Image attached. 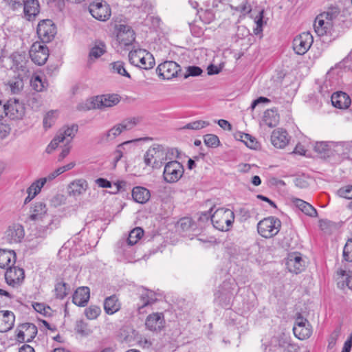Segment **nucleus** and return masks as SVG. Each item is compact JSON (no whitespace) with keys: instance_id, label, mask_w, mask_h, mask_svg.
<instances>
[{"instance_id":"50","label":"nucleus","mask_w":352,"mask_h":352,"mask_svg":"<svg viewBox=\"0 0 352 352\" xmlns=\"http://www.w3.org/2000/svg\"><path fill=\"white\" fill-rule=\"evenodd\" d=\"M23 77L19 76L17 78H15L9 82L10 90L12 93H18L22 89L23 87Z\"/></svg>"},{"instance_id":"25","label":"nucleus","mask_w":352,"mask_h":352,"mask_svg":"<svg viewBox=\"0 0 352 352\" xmlns=\"http://www.w3.org/2000/svg\"><path fill=\"white\" fill-rule=\"evenodd\" d=\"M107 52V46L101 41H95L90 47L88 62L92 63Z\"/></svg>"},{"instance_id":"6","label":"nucleus","mask_w":352,"mask_h":352,"mask_svg":"<svg viewBox=\"0 0 352 352\" xmlns=\"http://www.w3.org/2000/svg\"><path fill=\"white\" fill-rule=\"evenodd\" d=\"M234 220V212L226 208L217 209L211 217L214 227L221 231H228Z\"/></svg>"},{"instance_id":"12","label":"nucleus","mask_w":352,"mask_h":352,"mask_svg":"<svg viewBox=\"0 0 352 352\" xmlns=\"http://www.w3.org/2000/svg\"><path fill=\"white\" fill-rule=\"evenodd\" d=\"M312 43V35L309 32H303L294 39L293 49L296 54L302 55L309 50Z\"/></svg>"},{"instance_id":"32","label":"nucleus","mask_w":352,"mask_h":352,"mask_svg":"<svg viewBox=\"0 0 352 352\" xmlns=\"http://www.w3.org/2000/svg\"><path fill=\"white\" fill-rule=\"evenodd\" d=\"M16 261V254L12 250H0V267L9 268L12 266Z\"/></svg>"},{"instance_id":"27","label":"nucleus","mask_w":352,"mask_h":352,"mask_svg":"<svg viewBox=\"0 0 352 352\" xmlns=\"http://www.w3.org/2000/svg\"><path fill=\"white\" fill-rule=\"evenodd\" d=\"M14 315L10 311H0V332H7L10 330L14 323Z\"/></svg>"},{"instance_id":"4","label":"nucleus","mask_w":352,"mask_h":352,"mask_svg":"<svg viewBox=\"0 0 352 352\" xmlns=\"http://www.w3.org/2000/svg\"><path fill=\"white\" fill-rule=\"evenodd\" d=\"M120 102V98L116 94H104L97 96L87 100L85 106L79 105V110L87 111L89 109H100L104 111L113 107Z\"/></svg>"},{"instance_id":"51","label":"nucleus","mask_w":352,"mask_h":352,"mask_svg":"<svg viewBox=\"0 0 352 352\" xmlns=\"http://www.w3.org/2000/svg\"><path fill=\"white\" fill-rule=\"evenodd\" d=\"M31 86L36 91H42L46 87L45 82H43L41 78L38 76L34 77L31 80Z\"/></svg>"},{"instance_id":"20","label":"nucleus","mask_w":352,"mask_h":352,"mask_svg":"<svg viewBox=\"0 0 352 352\" xmlns=\"http://www.w3.org/2000/svg\"><path fill=\"white\" fill-rule=\"evenodd\" d=\"M286 265L289 272L299 274L304 270L305 262L299 254L294 253L289 255Z\"/></svg>"},{"instance_id":"28","label":"nucleus","mask_w":352,"mask_h":352,"mask_svg":"<svg viewBox=\"0 0 352 352\" xmlns=\"http://www.w3.org/2000/svg\"><path fill=\"white\" fill-rule=\"evenodd\" d=\"M13 61L14 67L19 73L18 76L21 77L28 76L30 71L28 66V62L25 56L21 54L14 55Z\"/></svg>"},{"instance_id":"34","label":"nucleus","mask_w":352,"mask_h":352,"mask_svg":"<svg viewBox=\"0 0 352 352\" xmlns=\"http://www.w3.org/2000/svg\"><path fill=\"white\" fill-rule=\"evenodd\" d=\"M120 309V303L116 295L107 297L104 302V309L107 314H113Z\"/></svg>"},{"instance_id":"48","label":"nucleus","mask_w":352,"mask_h":352,"mask_svg":"<svg viewBox=\"0 0 352 352\" xmlns=\"http://www.w3.org/2000/svg\"><path fill=\"white\" fill-rule=\"evenodd\" d=\"M100 313L101 309L100 307L96 305H91L85 311V316L89 320L96 319Z\"/></svg>"},{"instance_id":"43","label":"nucleus","mask_w":352,"mask_h":352,"mask_svg":"<svg viewBox=\"0 0 352 352\" xmlns=\"http://www.w3.org/2000/svg\"><path fill=\"white\" fill-rule=\"evenodd\" d=\"M144 230L140 228H135L132 230L127 239V243L130 245L135 244L143 236Z\"/></svg>"},{"instance_id":"3","label":"nucleus","mask_w":352,"mask_h":352,"mask_svg":"<svg viewBox=\"0 0 352 352\" xmlns=\"http://www.w3.org/2000/svg\"><path fill=\"white\" fill-rule=\"evenodd\" d=\"M173 155V150L160 144H154L144 155V163L152 169H159L167 160H171Z\"/></svg>"},{"instance_id":"46","label":"nucleus","mask_w":352,"mask_h":352,"mask_svg":"<svg viewBox=\"0 0 352 352\" xmlns=\"http://www.w3.org/2000/svg\"><path fill=\"white\" fill-rule=\"evenodd\" d=\"M45 184V179H37L30 186V187L27 189V192H30L36 197L41 192V188L44 186Z\"/></svg>"},{"instance_id":"2","label":"nucleus","mask_w":352,"mask_h":352,"mask_svg":"<svg viewBox=\"0 0 352 352\" xmlns=\"http://www.w3.org/2000/svg\"><path fill=\"white\" fill-rule=\"evenodd\" d=\"M77 131L78 126L76 125L65 126L60 129L47 146L46 152L47 153H52L60 143H63V147L58 158L59 162L63 160L70 152L72 148L70 144L75 137Z\"/></svg>"},{"instance_id":"30","label":"nucleus","mask_w":352,"mask_h":352,"mask_svg":"<svg viewBox=\"0 0 352 352\" xmlns=\"http://www.w3.org/2000/svg\"><path fill=\"white\" fill-rule=\"evenodd\" d=\"M351 272V271L346 272L345 270L342 268H340L336 271V280L337 285L340 289L342 290L348 289L351 283V279H352Z\"/></svg>"},{"instance_id":"9","label":"nucleus","mask_w":352,"mask_h":352,"mask_svg":"<svg viewBox=\"0 0 352 352\" xmlns=\"http://www.w3.org/2000/svg\"><path fill=\"white\" fill-rule=\"evenodd\" d=\"M89 10L93 17L101 21H106L111 14L109 4L102 0H96L90 3Z\"/></svg>"},{"instance_id":"15","label":"nucleus","mask_w":352,"mask_h":352,"mask_svg":"<svg viewBox=\"0 0 352 352\" xmlns=\"http://www.w3.org/2000/svg\"><path fill=\"white\" fill-rule=\"evenodd\" d=\"M293 331L295 336L299 340L307 339L312 333V329L309 322L302 317H298L296 319Z\"/></svg>"},{"instance_id":"7","label":"nucleus","mask_w":352,"mask_h":352,"mask_svg":"<svg viewBox=\"0 0 352 352\" xmlns=\"http://www.w3.org/2000/svg\"><path fill=\"white\" fill-rule=\"evenodd\" d=\"M281 228V221L274 217H269L261 220L257 224L258 234L263 238L270 239L276 236Z\"/></svg>"},{"instance_id":"11","label":"nucleus","mask_w":352,"mask_h":352,"mask_svg":"<svg viewBox=\"0 0 352 352\" xmlns=\"http://www.w3.org/2000/svg\"><path fill=\"white\" fill-rule=\"evenodd\" d=\"M116 38L120 45L128 46L131 45L135 39L133 30L127 25L120 24L116 25Z\"/></svg>"},{"instance_id":"41","label":"nucleus","mask_w":352,"mask_h":352,"mask_svg":"<svg viewBox=\"0 0 352 352\" xmlns=\"http://www.w3.org/2000/svg\"><path fill=\"white\" fill-rule=\"evenodd\" d=\"M337 151H340L343 155L352 159V140L340 142L335 144Z\"/></svg>"},{"instance_id":"5","label":"nucleus","mask_w":352,"mask_h":352,"mask_svg":"<svg viewBox=\"0 0 352 352\" xmlns=\"http://www.w3.org/2000/svg\"><path fill=\"white\" fill-rule=\"evenodd\" d=\"M129 60L132 65L144 69H150L155 65L153 55L147 50L141 48L130 51Z\"/></svg>"},{"instance_id":"24","label":"nucleus","mask_w":352,"mask_h":352,"mask_svg":"<svg viewBox=\"0 0 352 352\" xmlns=\"http://www.w3.org/2000/svg\"><path fill=\"white\" fill-rule=\"evenodd\" d=\"M271 142L276 148H285L289 143V138L287 131L283 129L274 130L271 135Z\"/></svg>"},{"instance_id":"54","label":"nucleus","mask_w":352,"mask_h":352,"mask_svg":"<svg viewBox=\"0 0 352 352\" xmlns=\"http://www.w3.org/2000/svg\"><path fill=\"white\" fill-rule=\"evenodd\" d=\"M135 141V140L126 141L122 144H120L117 146V148L114 152L115 160L116 162H118L123 156L124 150H125V146L129 145L130 144Z\"/></svg>"},{"instance_id":"60","label":"nucleus","mask_w":352,"mask_h":352,"mask_svg":"<svg viewBox=\"0 0 352 352\" xmlns=\"http://www.w3.org/2000/svg\"><path fill=\"white\" fill-rule=\"evenodd\" d=\"M263 10H261L258 13V15L255 19V23L256 24V28L254 30V33L255 34H260L262 31V27H263Z\"/></svg>"},{"instance_id":"56","label":"nucleus","mask_w":352,"mask_h":352,"mask_svg":"<svg viewBox=\"0 0 352 352\" xmlns=\"http://www.w3.org/2000/svg\"><path fill=\"white\" fill-rule=\"evenodd\" d=\"M343 257L345 261L352 262V239H349L344 247Z\"/></svg>"},{"instance_id":"22","label":"nucleus","mask_w":352,"mask_h":352,"mask_svg":"<svg viewBox=\"0 0 352 352\" xmlns=\"http://www.w3.org/2000/svg\"><path fill=\"white\" fill-rule=\"evenodd\" d=\"M165 324L164 314L162 313H153L147 316L145 325L151 331H160Z\"/></svg>"},{"instance_id":"57","label":"nucleus","mask_w":352,"mask_h":352,"mask_svg":"<svg viewBox=\"0 0 352 352\" xmlns=\"http://www.w3.org/2000/svg\"><path fill=\"white\" fill-rule=\"evenodd\" d=\"M320 15H326L325 17L327 19H324V21H325L326 23H327V25H330L332 28L333 21L338 16V12L337 10H332L331 11L323 12Z\"/></svg>"},{"instance_id":"38","label":"nucleus","mask_w":352,"mask_h":352,"mask_svg":"<svg viewBox=\"0 0 352 352\" xmlns=\"http://www.w3.org/2000/svg\"><path fill=\"white\" fill-rule=\"evenodd\" d=\"M293 203L306 214L310 217L316 216V210L309 203L297 198L293 199Z\"/></svg>"},{"instance_id":"40","label":"nucleus","mask_w":352,"mask_h":352,"mask_svg":"<svg viewBox=\"0 0 352 352\" xmlns=\"http://www.w3.org/2000/svg\"><path fill=\"white\" fill-rule=\"evenodd\" d=\"M279 121L278 113L272 110L268 109L264 113L263 122L270 127H274L277 125Z\"/></svg>"},{"instance_id":"21","label":"nucleus","mask_w":352,"mask_h":352,"mask_svg":"<svg viewBox=\"0 0 352 352\" xmlns=\"http://www.w3.org/2000/svg\"><path fill=\"white\" fill-rule=\"evenodd\" d=\"M24 278L23 270L16 267H10L5 273L6 283L12 287L19 285Z\"/></svg>"},{"instance_id":"23","label":"nucleus","mask_w":352,"mask_h":352,"mask_svg":"<svg viewBox=\"0 0 352 352\" xmlns=\"http://www.w3.org/2000/svg\"><path fill=\"white\" fill-rule=\"evenodd\" d=\"M24 230L21 225H14L10 227L6 232L5 240L9 243H17L24 237Z\"/></svg>"},{"instance_id":"13","label":"nucleus","mask_w":352,"mask_h":352,"mask_svg":"<svg viewBox=\"0 0 352 352\" xmlns=\"http://www.w3.org/2000/svg\"><path fill=\"white\" fill-rule=\"evenodd\" d=\"M56 32V27L50 19L43 20L38 25L37 34L43 43L50 42Z\"/></svg>"},{"instance_id":"42","label":"nucleus","mask_w":352,"mask_h":352,"mask_svg":"<svg viewBox=\"0 0 352 352\" xmlns=\"http://www.w3.org/2000/svg\"><path fill=\"white\" fill-rule=\"evenodd\" d=\"M140 122V119L137 117H131L128 118L124 120H123L121 122H120V125L123 130L124 131H129L133 129L135 126H136L139 122Z\"/></svg>"},{"instance_id":"16","label":"nucleus","mask_w":352,"mask_h":352,"mask_svg":"<svg viewBox=\"0 0 352 352\" xmlns=\"http://www.w3.org/2000/svg\"><path fill=\"white\" fill-rule=\"evenodd\" d=\"M6 116L11 119H21L25 114V108L18 100L10 99L6 104Z\"/></svg>"},{"instance_id":"49","label":"nucleus","mask_w":352,"mask_h":352,"mask_svg":"<svg viewBox=\"0 0 352 352\" xmlns=\"http://www.w3.org/2000/svg\"><path fill=\"white\" fill-rule=\"evenodd\" d=\"M75 330L78 333L83 336H88L91 333V330L89 327L88 324L82 320L76 322Z\"/></svg>"},{"instance_id":"63","label":"nucleus","mask_w":352,"mask_h":352,"mask_svg":"<svg viewBox=\"0 0 352 352\" xmlns=\"http://www.w3.org/2000/svg\"><path fill=\"white\" fill-rule=\"evenodd\" d=\"M192 225V221L189 218H183L181 219L178 222L177 226L180 228L183 231H186L189 230Z\"/></svg>"},{"instance_id":"52","label":"nucleus","mask_w":352,"mask_h":352,"mask_svg":"<svg viewBox=\"0 0 352 352\" xmlns=\"http://www.w3.org/2000/svg\"><path fill=\"white\" fill-rule=\"evenodd\" d=\"M334 144L333 142H318L314 146V150L318 153H326Z\"/></svg>"},{"instance_id":"29","label":"nucleus","mask_w":352,"mask_h":352,"mask_svg":"<svg viewBox=\"0 0 352 352\" xmlns=\"http://www.w3.org/2000/svg\"><path fill=\"white\" fill-rule=\"evenodd\" d=\"M89 299V289L87 287L78 288L73 295V302L79 306L84 307Z\"/></svg>"},{"instance_id":"61","label":"nucleus","mask_w":352,"mask_h":352,"mask_svg":"<svg viewBox=\"0 0 352 352\" xmlns=\"http://www.w3.org/2000/svg\"><path fill=\"white\" fill-rule=\"evenodd\" d=\"M56 113V112L54 111H50L46 113L43 119V126L45 128H50L52 126Z\"/></svg>"},{"instance_id":"58","label":"nucleus","mask_w":352,"mask_h":352,"mask_svg":"<svg viewBox=\"0 0 352 352\" xmlns=\"http://www.w3.org/2000/svg\"><path fill=\"white\" fill-rule=\"evenodd\" d=\"M202 73V69L197 66H189L186 68V74H184V78L189 76H198Z\"/></svg>"},{"instance_id":"26","label":"nucleus","mask_w":352,"mask_h":352,"mask_svg":"<svg viewBox=\"0 0 352 352\" xmlns=\"http://www.w3.org/2000/svg\"><path fill=\"white\" fill-rule=\"evenodd\" d=\"M351 102L350 97L344 92L338 91L331 96V103L336 108L346 109L349 107Z\"/></svg>"},{"instance_id":"10","label":"nucleus","mask_w":352,"mask_h":352,"mask_svg":"<svg viewBox=\"0 0 352 352\" xmlns=\"http://www.w3.org/2000/svg\"><path fill=\"white\" fill-rule=\"evenodd\" d=\"M30 56L35 64L43 65L49 57V50L45 45L35 42L30 50Z\"/></svg>"},{"instance_id":"31","label":"nucleus","mask_w":352,"mask_h":352,"mask_svg":"<svg viewBox=\"0 0 352 352\" xmlns=\"http://www.w3.org/2000/svg\"><path fill=\"white\" fill-rule=\"evenodd\" d=\"M25 16L28 20H32L40 12V6L38 0H26L24 3Z\"/></svg>"},{"instance_id":"55","label":"nucleus","mask_w":352,"mask_h":352,"mask_svg":"<svg viewBox=\"0 0 352 352\" xmlns=\"http://www.w3.org/2000/svg\"><path fill=\"white\" fill-rule=\"evenodd\" d=\"M337 195L344 199H352V186L347 185L340 188L337 191Z\"/></svg>"},{"instance_id":"33","label":"nucleus","mask_w":352,"mask_h":352,"mask_svg":"<svg viewBox=\"0 0 352 352\" xmlns=\"http://www.w3.org/2000/svg\"><path fill=\"white\" fill-rule=\"evenodd\" d=\"M132 197L137 203L145 204L149 200L151 194L149 190L146 188L136 186L133 188Z\"/></svg>"},{"instance_id":"39","label":"nucleus","mask_w":352,"mask_h":352,"mask_svg":"<svg viewBox=\"0 0 352 352\" xmlns=\"http://www.w3.org/2000/svg\"><path fill=\"white\" fill-rule=\"evenodd\" d=\"M109 68L111 72L113 74H118L128 78H131V75L126 71L125 64L122 61L118 60L111 63L109 65Z\"/></svg>"},{"instance_id":"53","label":"nucleus","mask_w":352,"mask_h":352,"mask_svg":"<svg viewBox=\"0 0 352 352\" xmlns=\"http://www.w3.org/2000/svg\"><path fill=\"white\" fill-rule=\"evenodd\" d=\"M204 143L209 147H217L219 145L220 141L216 135L207 134L204 136Z\"/></svg>"},{"instance_id":"62","label":"nucleus","mask_w":352,"mask_h":352,"mask_svg":"<svg viewBox=\"0 0 352 352\" xmlns=\"http://www.w3.org/2000/svg\"><path fill=\"white\" fill-rule=\"evenodd\" d=\"M65 197L63 195H56L50 200L51 206L53 207H58L65 204Z\"/></svg>"},{"instance_id":"18","label":"nucleus","mask_w":352,"mask_h":352,"mask_svg":"<svg viewBox=\"0 0 352 352\" xmlns=\"http://www.w3.org/2000/svg\"><path fill=\"white\" fill-rule=\"evenodd\" d=\"M89 188L88 182L84 179H77L69 183L67 188L68 195L78 197L83 195Z\"/></svg>"},{"instance_id":"37","label":"nucleus","mask_w":352,"mask_h":352,"mask_svg":"<svg viewBox=\"0 0 352 352\" xmlns=\"http://www.w3.org/2000/svg\"><path fill=\"white\" fill-rule=\"evenodd\" d=\"M123 130L122 129L120 124H116L113 126H112L110 129L107 131L101 137V142H109L114 140L117 137H118L122 133Z\"/></svg>"},{"instance_id":"59","label":"nucleus","mask_w":352,"mask_h":352,"mask_svg":"<svg viewBox=\"0 0 352 352\" xmlns=\"http://www.w3.org/2000/svg\"><path fill=\"white\" fill-rule=\"evenodd\" d=\"M340 335V328L336 329L330 335L329 338L328 347L329 349L333 348L336 344L337 340L338 339Z\"/></svg>"},{"instance_id":"45","label":"nucleus","mask_w":352,"mask_h":352,"mask_svg":"<svg viewBox=\"0 0 352 352\" xmlns=\"http://www.w3.org/2000/svg\"><path fill=\"white\" fill-rule=\"evenodd\" d=\"M198 13L201 20L205 23H210L214 19V14L211 9L201 8L200 10H198Z\"/></svg>"},{"instance_id":"14","label":"nucleus","mask_w":352,"mask_h":352,"mask_svg":"<svg viewBox=\"0 0 352 352\" xmlns=\"http://www.w3.org/2000/svg\"><path fill=\"white\" fill-rule=\"evenodd\" d=\"M181 67L174 61H165L160 64L157 68L158 75L163 79L170 80L175 77Z\"/></svg>"},{"instance_id":"44","label":"nucleus","mask_w":352,"mask_h":352,"mask_svg":"<svg viewBox=\"0 0 352 352\" xmlns=\"http://www.w3.org/2000/svg\"><path fill=\"white\" fill-rule=\"evenodd\" d=\"M210 123L207 121L204 120H196L193 121L192 122L186 124L183 127L180 128V130H184V129H188V130H193V131H197L200 130L203 128H205L206 126H208Z\"/></svg>"},{"instance_id":"47","label":"nucleus","mask_w":352,"mask_h":352,"mask_svg":"<svg viewBox=\"0 0 352 352\" xmlns=\"http://www.w3.org/2000/svg\"><path fill=\"white\" fill-rule=\"evenodd\" d=\"M54 290L56 297L63 299L69 294V289L66 283L60 282L56 285Z\"/></svg>"},{"instance_id":"64","label":"nucleus","mask_w":352,"mask_h":352,"mask_svg":"<svg viewBox=\"0 0 352 352\" xmlns=\"http://www.w3.org/2000/svg\"><path fill=\"white\" fill-rule=\"evenodd\" d=\"M6 4L11 9L16 10L21 8L25 1L24 0H4Z\"/></svg>"},{"instance_id":"8","label":"nucleus","mask_w":352,"mask_h":352,"mask_svg":"<svg viewBox=\"0 0 352 352\" xmlns=\"http://www.w3.org/2000/svg\"><path fill=\"white\" fill-rule=\"evenodd\" d=\"M184 167L179 162L170 160L164 166L163 178L167 183L177 182L183 175Z\"/></svg>"},{"instance_id":"1","label":"nucleus","mask_w":352,"mask_h":352,"mask_svg":"<svg viewBox=\"0 0 352 352\" xmlns=\"http://www.w3.org/2000/svg\"><path fill=\"white\" fill-rule=\"evenodd\" d=\"M47 214V208L43 201L35 202L30 210L29 219L35 223V235L38 237H45L48 234L58 227L59 220L56 217L44 223V219Z\"/></svg>"},{"instance_id":"35","label":"nucleus","mask_w":352,"mask_h":352,"mask_svg":"<svg viewBox=\"0 0 352 352\" xmlns=\"http://www.w3.org/2000/svg\"><path fill=\"white\" fill-rule=\"evenodd\" d=\"M236 140L243 142L248 148L251 149H256L259 146L258 142L256 138L248 133L242 132H236L234 134Z\"/></svg>"},{"instance_id":"19","label":"nucleus","mask_w":352,"mask_h":352,"mask_svg":"<svg viewBox=\"0 0 352 352\" xmlns=\"http://www.w3.org/2000/svg\"><path fill=\"white\" fill-rule=\"evenodd\" d=\"M156 300V294L153 291L142 289L140 292V302L138 304L139 314H143V309L155 303Z\"/></svg>"},{"instance_id":"17","label":"nucleus","mask_w":352,"mask_h":352,"mask_svg":"<svg viewBox=\"0 0 352 352\" xmlns=\"http://www.w3.org/2000/svg\"><path fill=\"white\" fill-rule=\"evenodd\" d=\"M37 334L36 327L32 323H25L21 326L18 331L16 339L19 342H31Z\"/></svg>"},{"instance_id":"36","label":"nucleus","mask_w":352,"mask_h":352,"mask_svg":"<svg viewBox=\"0 0 352 352\" xmlns=\"http://www.w3.org/2000/svg\"><path fill=\"white\" fill-rule=\"evenodd\" d=\"M326 15H318L314 22V30L316 33L321 36L326 34L331 29L330 25H327L324 19H326Z\"/></svg>"}]
</instances>
